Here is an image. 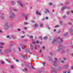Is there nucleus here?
<instances>
[{
	"mask_svg": "<svg viewBox=\"0 0 73 73\" xmlns=\"http://www.w3.org/2000/svg\"><path fill=\"white\" fill-rule=\"evenodd\" d=\"M9 27L8 25V23H6L5 24V28L7 30H8L9 29Z\"/></svg>",
	"mask_w": 73,
	"mask_h": 73,
	"instance_id": "obj_3",
	"label": "nucleus"
},
{
	"mask_svg": "<svg viewBox=\"0 0 73 73\" xmlns=\"http://www.w3.org/2000/svg\"><path fill=\"white\" fill-rule=\"evenodd\" d=\"M1 19H4V17H1Z\"/></svg>",
	"mask_w": 73,
	"mask_h": 73,
	"instance_id": "obj_45",
	"label": "nucleus"
},
{
	"mask_svg": "<svg viewBox=\"0 0 73 73\" xmlns=\"http://www.w3.org/2000/svg\"><path fill=\"white\" fill-rule=\"evenodd\" d=\"M52 4H52V3H49L50 5H52Z\"/></svg>",
	"mask_w": 73,
	"mask_h": 73,
	"instance_id": "obj_34",
	"label": "nucleus"
},
{
	"mask_svg": "<svg viewBox=\"0 0 73 73\" xmlns=\"http://www.w3.org/2000/svg\"><path fill=\"white\" fill-rule=\"evenodd\" d=\"M30 38H33V36H29Z\"/></svg>",
	"mask_w": 73,
	"mask_h": 73,
	"instance_id": "obj_27",
	"label": "nucleus"
},
{
	"mask_svg": "<svg viewBox=\"0 0 73 73\" xmlns=\"http://www.w3.org/2000/svg\"><path fill=\"white\" fill-rule=\"evenodd\" d=\"M25 19L26 20H28V19H27V15L25 16Z\"/></svg>",
	"mask_w": 73,
	"mask_h": 73,
	"instance_id": "obj_20",
	"label": "nucleus"
},
{
	"mask_svg": "<svg viewBox=\"0 0 73 73\" xmlns=\"http://www.w3.org/2000/svg\"><path fill=\"white\" fill-rule=\"evenodd\" d=\"M51 69H53V67H51Z\"/></svg>",
	"mask_w": 73,
	"mask_h": 73,
	"instance_id": "obj_61",
	"label": "nucleus"
},
{
	"mask_svg": "<svg viewBox=\"0 0 73 73\" xmlns=\"http://www.w3.org/2000/svg\"><path fill=\"white\" fill-rule=\"evenodd\" d=\"M49 60H50V61H52V58H50Z\"/></svg>",
	"mask_w": 73,
	"mask_h": 73,
	"instance_id": "obj_40",
	"label": "nucleus"
},
{
	"mask_svg": "<svg viewBox=\"0 0 73 73\" xmlns=\"http://www.w3.org/2000/svg\"><path fill=\"white\" fill-rule=\"evenodd\" d=\"M24 29H27V28H25Z\"/></svg>",
	"mask_w": 73,
	"mask_h": 73,
	"instance_id": "obj_64",
	"label": "nucleus"
},
{
	"mask_svg": "<svg viewBox=\"0 0 73 73\" xmlns=\"http://www.w3.org/2000/svg\"><path fill=\"white\" fill-rule=\"evenodd\" d=\"M0 48H3V47L0 46Z\"/></svg>",
	"mask_w": 73,
	"mask_h": 73,
	"instance_id": "obj_51",
	"label": "nucleus"
},
{
	"mask_svg": "<svg viewBox=\"0 0 73 73\" xmlns=\"http://www.w3.org/2000/svg\"><path fill=\"white\" fill-rule=\"evenodd\" d=\"M60 27V26L59 25H56L55 26V27Z\"/></svg>",
	"mask_w": 73,
	"mask_h": 73,
	"instance_id": "obj_35",
	"label": "nucleus"
},
{
	"mask_svg": "<svg viewBox=\"0 0 73 73\" xmlns=\"http://www.w3.org/2000/svg\"><path fill=\"white\" fill-rule=\"evenodd\" d=\"M36 42H37V43H39V42L38 41H36Z\"/></svg>",
	"mask_w": 73,
	"mask_h": 73,
	"instance_id": "obj_52",
	"label": "nucleus"
},
{
	"mask_svg": "<svg viewBox=\"0 0 73 73\" xmlns=\"http://www.w3.org/2000/svg\"><path fill=\"white\" fill-rule=\"evenodd\" d=\"M58 38H59V39L60 40L61 43H62L63 41V40H62V39L61 38H60V37H58Z\"/></svg>",
	"mask_w": 73,
	"mask_h": 73,
	"instance_id": "obj_10",
	"label": "nucleus"
},
{
	"mask_svg": "<svg viewBox=\"0 0 73 73\" xmlns=\"http://www.w3.org/2000/svg\"><path fill=\"white\" fill-rule=\"evenodd\" d=\"M42 52V50H40V52Z\"/></svg>",
	"mask_w": 73,
	"mask_h": 73,
	"instance_id": "obj_55",
	"label": "nucleus"
},
{
	"mask_svg": "<svg viewBox=\"0 0 73 73\" xmlns=\"http://www.w3.org/2000/svg\"><path fill=\"white\" fill-rule=\"evenodd\" d=\"M11 3L12 4H13H13H15V1H12L11 2Z\"/></svg>",
	"mask_w": 73,
	"mask_h": 73,
	"instance_id": "obj_16",
	"label": "nucleus"
},
{
	"mask_svg": "<svg viewBox=\"0 0 73 73\" xmlns=\"http://www.w3.org/2000/svg\"><path fill=\"white\" fill-rule=\"evenodd\" d=\"M70 33H72V29H70Z\"/></svg>",
	"mask_w": 73,
	"mask_h": 73,
	"instance_id": "obj_28",
	"label": "nucleus"
},
{
	"mask_svg": "<svg viewBox=\"0 0 73 73\" xmlns=\"http://www.w3.org/2000/svg\"><path fill=\"white\" fill-rule=\"evenodd\" d=\"M14 11H15V12H17V11H18V10H17V9H14Z\"/></svg>",
	"mask_w": 73,
	"mask_h": 73,
	"instance_id": "obj_15",
	"label": "nucleus"
},
{
	"mask_svg": "<svg viewBox=\"0 0 73 73\" xmlns=\"http://www.w3.org/2000/svg\"><path fill=\"white\" fill-rule=\"evenodd\" d=\"M32 43H33V44H35V43H36V42H32Z\"/></svg>",
	"mask_w": 73,
	"mask_h": 73,
	"instance_id": "obj_47",
	"label": "nucleus"
},
{
	"mask_svg": "<svg viewBox=\"0 0 73 73\" xmlns=\"http://www.w3.org/2000/svg\"><path fill=\"white\" fill-rule=\"evenodd\" d=\"M56 40H54V41H53V42L52 43V44H54V42H55V41H56Z\"/></svg>",
	"mask_w": 73,
	"mask_h": 73,
	"instance_id": "obj_18",
	"label": "nucleus"
},
{
	"mask_svg": "<svg viewBox=\"0 0 73 73\" xmlns=\"http://www.w3.org/2000/svg\"><path fill=\"white\" fill-rule=\"evenodd\" d=\"M1 64H4V62H3V61H1Z\"/></svg>",
	"mask_w": 73,
	"mask_h": 73,
	"instance_id": "obj_26",
	"label": "nucleus"
},
{
	"mask_svg": "<svg viewBox=\"0 0 73 73\" xmlns=\"http://www.w3.org/2000/svg\"><path fill=\"white\" fill-rule=\"evenodd\" d=\"M11 68L12 69H13L14 68V66H11Z\"/></svg>",
	"mask_w": 73,
	"mask_h": 73,
	"instance_id": "obj_24",
	"label": "nucleus"
},
{
	"mask_svg": "<svg viewBox=\"0 0 73 73\" xmlns=\"http://www.w3.org/2000/svg\"><path fill=\"white\" fill-rule=\"evenodd\" d=\"M24 38V36H21V38Z\"/></svg>",
	"mask_w": 73,
	"mask_h": 73,
	"instance_id": "obj_41",
	"label": "nucleus"
},
{
	"mask_svg": "<svg viewBox=\"0 0 73 73\" xmlns=\"http://www.w3.org/2000/svg\"><path fill=\"white\" fill-rule=\"evenodd\" d=\"M7 38H9V36L7 35Z\"/></svg>",
	"mask_w": 73,
	"mask_h": 73,
	"instance_id": "obj_39",
	"label": "nucleus"
},
{
	"mask_svg": "<svg viewBox=\"0 0 73 73\" xmlns=\"http://www.w3.org/2000/svg\"><path fill=\"white\" fill-rule=\"evenodd\" d=\"M1 50L0 49V53H1Z\"/></svg>",
	"mask_w": 73,
	"mask_h": 73,
	"instance_id": "obj_59",
	"label": "nucleus"
},
{
	"mask_svg": "<svg viewBox=\"0 0 73 73\" xmlns=\"http://www.w3.org/2000/svg\"><path fill=\"white\" fill-rule=\"evenodd\" d=\"M36 13L37 15H40L41 14V13L38 12V11H36Z\"/></svg>",
	"mask_w": 73,
	"mask_h": 73,
	"instance_id": "obj_11",
	"label": "nucleus"
},
{
	"mask_svg": "<svg viewBox=\"0 0 73 73\" xmlns=\"http://www.w3.org/2000/svg\"><path fill=\"white\" fill-rule=\"evenodd\" d=\"M68 67V65H66L64 67H63V69H66Z\"/></svg>",
	"mask_w": 73,
	"mask_h": 73,
	"instance_id": "obj_7",
	"label": "nucleus"
},
{
	"mask_svg": "<svg viewBox=\"0 0 73 73\" xmlns=\"http://www.w3.org/2000/svg\"><path fill=\"white\" fill-rule=\"evenodd\" d=\"M57 58H55V61H57Z\"/></svg>",
	"mask_w": 73,
	"mask_h": 73,
	"instance_id": "obj_49",
	"label": "nucleus"
},
{
	"mask_svg": "<svg viewBox=\"0 0 73 73\" xmlns=\"http://www.w3.org/2000/svg\"><path fill=\"white\" fill-rule=\"evenodd\" d=\"M25 25H27L28 24V22H25Z\"/></svg>",
	"mask_w": 73,
	"mask_h": 73,
	"instance_id": "obj_22",
	"label": "nucleus"
},
{
	"mask_svg": "<svg viewBox=\"0 0 73 73\" xmlns=\"http://www.w3.org/2000/svg\"><path fill=\"white\" fill-rule=\"evenodd\" d=\"M63 17V18H66V16H64Z\"/></svg>",
	"mask_w": 73,
	"mask_h": 73,
	"instance_id": "obj_38",
	"label": "nucleus"
},
{
	"mask_svg": "<svg viewBox=\"0 0 73 73\" xmlns=\"http://www.w3.org/2000/svg\"><path fill=\"white\" fill-rule=\"evenodd\" d=\"M71 13H73V10H72L71 11Z\"/></svg>",
	"mask_w": 73,
	"mask_h": 73,
	"instance_id": "obj_58",
	"label": "nucleus"
},
{
	"mask_svg": "<svg viewBox=\"0 0 73 73\" xmlns=\"http://www.w3.org/2000/svg\"><path fill=\"white\" fill-rule=\"evenodd\" d=\"M62 53H65V51L64 50L62 51Z\"/></svg>",
	"mask_w": 73,
	"mask_h": 73,
	"instance_id": "obj_31",
	"label": "nucleus"
},
{
	"mask_svg": "<svg viewBox=\"0 0 73 73\" xmlns=\"http://www.w3.org/2000/svg\"><path fill=\"white\" fill-rule=\"evenodd\" d=\"M50 55H52V53L51 52H50Z\"/></svg>",
	"mask_w": 73,
	"mask_h": 73,
	"instance_id": "obj_57",
	"label": "nucleus"
},
{
	"mask_svg": "<svg viewBox=\"0 0 73 73\" xmlns=\"http://www.w3.org/2000/svg\"><path fill=\"white\" fill-rule=\"evenodd\" d=\"M70 72L69 71H68L67 73H70Z\"/></svg>",
	"mask_w": 73,
	"mask_h": 73,
	"instance_id": "obj_62",
	"label": "nucleus"
},
{
	"mask_svg": "<svg viewBox=\"0 0 73 73\" xmlns=\"http://www.w3.org/2000/svg\"><path fill=\"white\" fill-rule=\"evenodd\" d=\"M61 5H63V4L61 3Z\"/></svg>",
	"mask_w": 73,
	"mask_h": 73,
	"instance_id": "obj_63",
	"label": "nucleus"
},
{
	"mask_svg": "<svg viewBox=\"0 0 73 73\" xmlns=\"http://www.w3.org/2000/svg\"><path fill=\"white\" fill-rule=\"evenodd\" d=\"M34 27H38V24L36 23L34 25Z\"/></svg>",
	"mask_w": 73,
	"mask_h": 73,
	"instance_id": "obj_9",
	"label": "nucleus"
},
{
	"mask_svg": "<svg viewBox=\"0 0 73 73\" xmlns=\"http://www.w3.org/2000/svg\"><path fill=\"white\" fill-rule=\"evenodd\" d=\"M20 5L21 6V7H23V4H22V3H19Z\"/></svg>",
	"mask_w": 73,
	"mask_h": 73,
	"instance_id": "obj_13",
	"label": "nucleus"
},
{
	"mask_svg": "<svg viewBox=\"0 0 73 73\" xmlns=\"http://www.w3.org/2000/svg\"><path fill=\"white\" fill-rule=\"evenodd\" d=\"M39 38H40V39L42 40V37L41 36H40L39 37Z\"/></svg>",
	"mask_w": 73,
	"mask_h": 73,
	"instance_id": "obj_37",
	"label": "nucleus"
},
{
	"mask_svg": "<svg viewBox=\"0 0 73 73\" xmlns=\"http://www.w3.org/2000/svg\"><path fill=\"white\" fill-rule=\"evenodd\" d=\"M25 48V46H23L22 47V49H24Z\"/></svg>",
	"mask_w": 73,
	"mask_h": 73,
	"instance_id": "obj_21",
	"label": "nucleus"
},
{
	"mask_svg": "<svg viewBox=\"0 0 73 73\" xmlns=\"http://www.w3.org/2000/svg\"><path fill=\"white\" fill-rule=\"evenodd\" d=\"M61 62L62 63H63L64 62V61H61Z\"/></svg>",
	"mask_w": 73,
	"mask_h": 73,
	"instance_id": "obj_53",
	"label": "nucleus"
},
{
	"mask_svg": "<svg viewBox=\"0 0 73 73\" xmlns=\"http://www.w3.org/2000/svg\"><path fill=\"white\" fill-rule=\"evenodd\" d=\"M56 64H57V62L56 61L52 63V65L53 66H56L57 65H56Z\"/></svg>",
	"mask_w": 73,
	"mask_h": 73,
	"instance_id": "obj_4",
	"label": "nucleus"
},
{
	"mask_svg": "<svg viewBox=\"0 0 73 73\" xmlns=\"http://www.w3.org/2000/svg\"><path fill=\"white\" fill-rule=\"evenodd\" d=\"M67 14H68V15H69V13H70V12H69V11H67Z\"/></svg>",
	"mask_w": 73,
	"mask_h": 73,
	"instance_id": "obj_30",
	"label": "nucleus"
},
{
	"mask_svg": "<svg viewBox=\"0 0 73 73\" xmlns=\"http://www.w3.org/2000/svg\"><path fill=\"white\" fill-rule=\"evenodd\" d=\"M61 31H59L58 32H57V33H61Z\"/></svg>",
	"mask_w": 73,
	"mask_h": 73,
	"instance_id": "obj_33",
	"label": "nucleus"
},
{
	"mask_svg": "<svg viewBox=\"0 0 73 73\" xmlns=\"http://www.w3.org/2000/svg\"><path fill=\"white\" fill-rule=\"evenodd\" d=\"M69 24H70V25H72V23H71L70 22H69Z\"/></svg>",
	"mask_w": 73,
	"mask_h": 73,
	"instance_id": "obj_43",
	"label": "nucleus"
},
{
	"mask_svg": "<svg viewBox=\"0 0 73 73\" xmlns=\"http://www.w3.org/2000/svg\"><path fill=\"white\" fill-rule=\"evenodd\" d=\"M0 44L1 45H3L4 44L3 43L1 42V43H0Z\"/></svg>",
	"mask_w": 73,
	"mask_h": 73,
	"instance_id": "obj_23",
	"label": "nucleus"
},
{
	"mask_svg": "<svg viewBox=\"0 0 73 73\" xmlns=\"http://www.w3.org/2000/svg\"><path fill=\"white\" fill-rule=\"evenodd\" d=\"M22 33H23V34H25V33H24V31H22Z\"/></svg>",
	"mask_w": 73,
	"mask_h": 73,
	"instance_id": "obj_42",
	"label": "nucleus"
},
{
	"mask_svg": "<svg viewBox=\"0 0 73 73\" xmlns=\"http://www.w3.org/2000/svg\"><path fill=\"white\" fill-rule=\"evenodd\" d=\"M10 15H11L10 16V17L11 19H13L15 16V14L14 13H11Z\"/></svg>",
	"mask_w": 73,
	"mask_h": 73,
	"instance_id": "obj_2",
	"label": "nucleus"
},
{
	"mask_svg": "<svg viewBox=\"0 0 73 73\" xmlns=\"http://www.w3.org/2000/svg\"><path fill=\"white\" fill-rule=\"evenodd\" d=\"M16 61H17V62H18V61H19V60H16Z\"/></svg>",
	"mask_w": 73,
	"mask_h": 73,
	"instance_id": "obj_60",
	"label": "nucleus"
},
{
	"mask_svg": "<svg viewBox=\"0 0 73 73\" xmlns=\"http://www.w3.org/2000/svg\"><path fill=\"white\" fill-rule=\"evenodd\" d=\"M66 7H62L61 9L62 10H64L65 9H66Z\"/></svg>",
	"mask_w": 73,
	"mask_h": 73,
	"instance_id": "obj_12",
	"label": "nucleus"
},
{
	"mask_svg": "<svg viewBox=\"0 0 73 73\" xmlns=\"http://www.w3.org/2000/svg\"><path fill=\"white\" fill-rule=\"evenodd\" d=\"M0 32L1 33H3V31H2V30H0Z\"/></svg>",
	"mask_w": 73,
	"mask_h": 73,
	"instance_id": "obj_36",
	"label": "nucleus"
},
{
	"mask_svg": "<svg viewBox=\"0 0 73 73\" xmlns=\"http://www.w3.org/2000/svg\"><path fill=\"white\" fill-rule=\"evenodd\" d=\"M30 48H31V49H33H33H34V48H33V46L32 45V44H30Z\"/></svg>",
	"mask_w": 73,
	"mask_h": 73,
	"instance_id": "obj_5",
	"label": "nucleus"
},
{
	"mask_svg": "<svg viewBox=\"0 0 73 73\" xmlns=\"http://www.w3.org/2000/svg\"><path fill=\"white\" fill-rule=\"evenodd\" d=\"M25 70H26V71H27V68H25Z\"/></svg>",
	"mask_w": 73,
	"mask_h": 73,
	"instance_id": "obj_54",
	"label": "nucleus"
},
{
	"mask_svg": "<svg viewBox=\"0 0 73 73\" xmlns=\"http://www.w3.org/2000/svg\"><path fill=\"white\" fill-rule=\"evenodd\" d=\"M11 51V49H8L7 50H6V52L7 53H8L9 52H10Z\"/></svg>",
	"mask_w": 73,
	"mask_h": 73,
	"instance_id": "obj_8",
	"label": "nucleus"
},
{
	"mask_svg": "<svg viewBox=\"0 0 73 73\" xmlns=\"http://www.w3.org/2000/svg\"><path fill=\"white\" fill-rule=\"evenodd\" d=\"M44 40H46L47 39V36H46L45 37H44Z\"/></svg>",
	"mask_w": 73,
	"mask_h": 73,
	"instance_id": "obj_19",
	"label": "nucleus"
},
{
	"mask_svg": "<svg viewBox=\"0 0 73 73\" xmlns=\"http://www.w3.org/2000/svg\"><path fill=\"white\" fill-rule=\"evenodd\" d=\"M42 20H44V19L43 18L42 19Z\"/></svg>",
	"mask_w": 73,
	"mask_h": 73,
	"instance_id": "obj_56",
	"label": "nucleus"
},
{
	"mask_svg": "<svg viewBox=\"0 0 73 73\" xmlns=\"http://www.w3.org/2000/svg\"><path fill=\"white\" fill-rule=\"evenodd\" d=\"M27 66L29 68V69H31V66L33 69H35V68L33 67V65L32 64V63H30V64H29V65H27Z\"/></svg>",
	"mask_w": 73,
	"mask_h": 73,
	"instance_id": "obj_1",
	"label": "nucleus"
},
{
	"mask_svg": "<svg viewBox=\"0 0 73 73\" xmlns=\"http://www.w3.org/2000/svg\"><path fill=\"white\" fill-rule=\"evenodd\" d=\"M18 49L19 51H21V49H20V47H18Z\"/></svg>",
	"mask_w": 73,
	"mask_h": 73,
	"instance_id": "obj_29",
	"label": "nucleus"
},
{
	"mask_svg": "<svg viewBox=\"0 0 73 73\" xmlns=\"http://www.w3.org/2000/svg\"><path fill=\"white\" fill-rule=\"evenodd\" d=\"M63 73H66V71H64L63 72Z\"/></svg>",
	"mask_w": 73,
	"mask_h": 73,
	"instance_id": "obj_32",
	"label": "nucleus"
},
{
	"mask_svg": "<svg viewBox=\"0 0 73 73\" xmlns=\"http://www.w3.org/2000/svg\"><path fill=\"white\" fill-rule=\"evenodd\" d=\"M18 31H20V29H17Z\"/></svg>",
	"mask_w": 73,
	"mask_h": 73,
	"instance_id": "obj_44",
	"label": "nucleus"
},
{
	"mask_svg": "<svg viewBox=\"0 0 73 73\" xmlns=\"http://www.w3.org/2000/svg\"><path fill=\"white\" fill-rule=\"evenodd\" d=\"M43 26V24H40V26L41 27H42Z\"/></svg>",
	"mask_w": 73,
	"mask_h": 73,
	"instance_id": "obj_17",
	"label": "nucleus"
},
{
	"mask_svg": "<svg viewBox=\"0 0 73 73\" xmlns=\"http://www.w3.org/2000/svg\"><path fill=\"white\" fill-rule=\"evenodd\" d=\"M53 72H54V73H57V71H55L54 70H52L51 71V73H53Z\"/></svg>",
	"mask_w": 73,
	"mask_h": 73,
	"instance_id": "obj_14",
	"label": "nucleus"
},
{
	"mask_svg": "<svg viewBox=\"0 0 73 73\" xmlns=\"http://www.w3.org/2000/svg\"><path fill=\"white\" fill-rule=\"evenodd\" d=\"M69 4V2H68L66 3V5H68V4Z\"/></svg>",
	"mask_w": 73,
	"mask_h": 73,
	"instance_id": "obj_46",
	"label": "nucleus"
},
{
	"mask_svg": "<svg viewBox=\"0 0 73 73\" xmlns=\"http://www.w3.org/2000/svg\"><path fill=\"white\" fill-rule=\"evenodd\" d=\"M46 11H45L44 12L45 13H49V11L48 9H46Z\"/></svg>",
	"mask_w": 73,
	"mask_h": 73,
	"instance_id": "obj_6",
	"label": "nucleus"
},
{
	"mask_svg": "<svg viewBox=\"0 0 73 73\" xmlns=\"http://www.w3.org/2000/svg\"><path fill=\"white\" fill-rule=\"evenodd\" d=\"M60 24H62V22L61 21L60 22Z\"/></svg>",
	"mask_w": 73,
	"mask_h": 73,
	"instance_id": "obj_50",
	"label": "nucleus"
},
{
	"mask_svg": "<svg viewBox=\"0 0 73 73\" xmlns=\"http://www.w3.org/2000/svg\"><path fill=\"white\" fill-rule=\"evenodd\" d=\"M46 20H48V17H46Z\"/></svg>",
	"mask_w": 73,
	"mask_h": 73,
	"instance_id": "obj_48",
	"label": "nucleus"
},
{
	"mask_svg": "<svg viewBox=\"0 0 73 73\" xmlns=\"http://www.w3.org/2000/svg\"><path fill=\"white\" fill-rule=\"evenodd\" d=\"M42 64H43V65H44V66H45V62H42Z\"/></svg>",
	"mask_w": 73,
	"mask_h": 73,
	"instance_id": "obj_25",
	"label": "nucleus"
}]
</instances>
